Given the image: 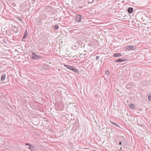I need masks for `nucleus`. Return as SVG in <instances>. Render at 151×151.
<instances>
[{
	"label": "nucleus",
	"mask_w": 151,
	"mask_h": 151,
	"mask_svg": "<svg viewBox=\"0 0 151 151\" xmlns=\"http://www.w3.org/2000/svg\"><path fill=\"white\" fill-rule=\"evenodd\" d=\"M64 66L65 67L67 68L70 69V70H72L73 72L76 73H78V70L76 68H74L73 66H71L67 65H64Z\"/></svg>",
	"instance_id": "obj_1"
},
{
	"label": "nucleus",
	"mask_w": 151,
	"mask_h": 151,
	"mask_svg": "<svg viewBox=\"0 0 151 151\" xmlns=\"http://www.w3.org/2000/svg\"><path fill=\"white\" fill-rule=\"evenodd\" d=\"M125 50H134L136 49V47L132 45H128L124 47Z\"/></svg>",
	"instance_id": "obj_2"
},
{
	"label": "nucleus",
	"mask_w": 151,
	"mask_h": 151,
	"mask_svg": "<svg viewBox=\"0 0 151 151\" xmlns=\"http://www.w3.org/2000/svg\"><path fill=\"white\" fill-rule=\"evenodd\" d=\"M81 16L80 15H77L75 17V20L76 22H78L81 21Z\"/></svg>",
	"instance_id": "obj_3"
},
{
	"label": "nucleus",
	"mask_w": 151,
	"mask_h": 151,
	"mask_svg": "<svg viewBox=\"0 0 151 151\" xmlns=\"http://www.w3.org/2000/svg\"><path fill=\"white\" fill-rule=\"evenodd\" d=\"M32 56L33 59H37L39 58V56L34 52L32 53Z\"/></svg>",
	"instance_id": "obj_4"
},
{
	"label": "nucleus",
	"mask_w": 151,
	"mask_h": 151,
	"mask_svg": "<svg viewBox=\"0 0 151 151\" xmlns=\"http://www.w3.org/2000/svg\"><path fill=\"white\" fill-rule=\"evenodd\" d=\"M78 47V45L77 43H76L73 45L72 47V48L73 49H76Z\"/></svg>",
	"instance_id": "obj_5"
},
{
	"label": "nucleus",
	"mask_w": 151,
	"mask_h": 151,
	"mask_svg": "<svg viewBox=\"0 0 151 151\" xmlns=\"http://www.w3.org/2000/svg\"><path fill=\"white\" fill-rule=\"evenodd\" d=\"M27 30H26L25 31V33L24 34V36H23V37L22 38V40L23 41H25L24 40V39H25L26 38V37H27Z\"/></svg>",
	"instance_id": "obj_6"
},
{
	"label": "nucleus",
	"mask_w": 151,
	"mask_h": 151,
	"mask_svg": "<svg viewBox=\"0 0 151 151\" xmlns=\"http://www.w3.org/2000/svg\"><path fill=\"white\" fill-rule=\"evenodd\" d=\"M42 67L45 69H49L50 67L48 65L45 64L43 65Z\"/></svg>",
	"instance_id": "obj_7"
},
{
	"label": "nucleus",
	"mask_w": 151,
	"mask_h": 151,
	"mask_svg": "<svg viewBox=\"0 0 151 151\" xmlns=\"http://www.w3.org/2000/svg\"><path fill=\"white\" fill-rule=\"evenodd\" d=\"M125 60L124 59H122L121 58L116 59L114 61L116 62H121L125 61Z\"/></svg>",
	"instance_id": "obj_8"
},
{
	"label": "nucleus",
	"mask_w": 151,
	"mask_h": 151,
	"mask_svg": "<svg viewBox=\"0 0 151 151\" xmlns=\"http://www.w3.org/2000/svg\"><path fill=\"white\" fill-rule=\"evenodd\" d=\"M29 148L32 151H34L35 150V148L34 147L31 145H29Z\"/></svg>",
	"instance_id": "obj_9"
},
{
	"label": "nucleus",
	"mask_w": 151,
	"mask_h": 151,
	"mask_svg": "<svg viewBox=\"0 0 151 151\" xmlns=\"http://www.w3.org/2000/svg\"><path fill=\"white\" fill-rule=\"evenodd\" d=\"M6 76V75L5 74H2L1 76V81H4L5 79Z\"/></svg>",
	"instance_id": "obj_10"
},
{
	"label": "nucleus",
	"mask_w": 151,
	"mask_h": 151,
	"mask_svg": "<svg viewBox=\"0 0 151 151\" xmlns=\"http://www.w3.org/2000/svg\"><path fill=\"white\" fill-rule=\"evenodd\" d=\"M127 11L129 13H132L133 12V9L132 7H129Z\"/></svg>",
	"instance_id": "obj_11"
},
{
	"label": "nucleus",
	"mask_w": 151,
	"mask_h": 151,
	"mask_svg": "<svg viewBox=\"0 0 151 151\" xmlns=\"http://www.w3.org/2000/svg\"><path fill=\"white\" fill-rule=\"evenodd\" d=\"M122 55L121 54L119 53H117L114 54L113 56L114 57H118L121 56Z\"/></svg>",
	"instance_id": "obj_12"
},
{
	"label": "nucleus",
	"mask_w": 151,
	"mask_h": 151,
	"mask_svg": "<svg viewBox=\"0 0 151 151\" xmlns=\"http://www.w3.org/2000/svg\"><path fill=\"white\" fill-rule=\"evenodd\" d=\"M129 107L131 109H134L135 108L134 105L132 104H129Z\"/></svg>",
	"instance_id": "obj_13"
},
{
	"label": "nucleus",
	"mask_w": 151,
	"mask_h": 151,
	"mask_svg": "<svg viewBox=\"0 0 151 151\" xmlns=\"http://www.w3.org/2000/svg\"><path fill=\"white\" fill-rule=\"evenodd\" d=\"M111 123L112 124H113V125H114V126H116V127H119V126L118 124H116V123H114V122H111Z\"/></svg>",
	"instance_id": "obj_14"
},
{
	"label": "nucleus",
	"mask_w": 151,
	"mask_h": 151,
	"mask_svg": "<svg viewBox=\"0 0 151 151\" xmlns=\"http://www.w3.org/2000/svg\"><path fill=\"white\" fill-rule=\"evenodd\" d=\"M58 26L57 25H56L54 26V29L55 30H56L58 29Z\"/></svg>",
	"instance_id": "obj_15"
},
{
	"label": "nucleus",
	"mask_w": 151,
	"mask_h": 151,
	"mask_svg": "<svg viewBox=\"0 0 151 151\" xmlns=\"http://www.w3.org/2000/svg\"><path fill=\"white\" fill-rule=\"evenodd\" d=\"M105 73L106 74L108 75H109L110 74V73L109 71L108 70H105Z\"/></svg>",
	"instance_id": "obj_16"
},
{
	"label": "nucleus",
	"mask_w": 151,
	"mask_h": 151,
	"mask_svg": "<svg viewBox=\"0 0 151 151\" xmlns=\"http://www.w3.org/2000/svg\"><path fill=\"white\" fill-rule=\"evenodd\" d=\"M93 0H88V2L89 3H91L93 1Z\"/></svg>",
	"instance_id": "obj_17"
},
{
	"label": "nucleus",
	"mask_w": 151,
	"mask_h": 151,
	"mask_svg": "<svg viewBox=\"0 0 151 151\" xmlns=\"http://www.w3.org/2000/svg\"><path fill=\"white\" fill-rule=\"evenodd\" d=\"M148 100L149 101H150L151 99V95H150L148 96Z\"/></svg>",
	"instance_id": "obj_18"
},
{
	"label": "nucleus",
	"mask_w": 151,
	"mask_h": 151,
	"mask_svg": "<svg viewBox=\"0 0 151 151\" xmlns=\"http://www.w3.org/2000/svg\"><path fill=\"white\" fill-rule=\"evenodd\" d=\"M100 58V57L99 56H97L96 57V60H98Z\"/></svg>",
	"instance_id": "obj_19"
},
{
	"label": "nucleus",
	"mask_w": 151,
	"mask_h": 151,
	"mask_svg": "<svg viewBox=\"0 0 151 151\" xmlns=\"http://www.w3.org/2000/svg\"><path fill=\"white\" fill-rule=\"evenodd\" d=\"M12 5L14 6H16V4L14 3H13L12 4Z\"/></svg>",
	"instance_id": "obj_20"
},
{
	"label": "nucleus",
	"mask_w": 151,
	"mask_h": 151,
	"mask_svg": "<svg viewBox=\"0 0 151 151\" xmlns=\"http://www.w3.org/2000/svg\"><path fill=\"white\" fill-rule=\"evenodd\" d=\"M25 145L27 146L29 145V146L30 145H31V144H29L28 143H26Z\"/></svg>",
	"instance_id": "obj_21"
},
{
	"label": "nucleus",
	"mask_w": 151,
	"mask_h": 151,
	"mask_svg": "<svg viewBox=\"0 0 151 151\" xmlns=\"http://www.w3.org/2000/svg\"><path fill=\"white\" fill-rule=\"evenodd\" d=\"M119 144L120 145H121V142H119Z\"/></svg>",
	"instance_id": "obj_22"
},
{
	"label": "nucleus",
	"mask_w": 151,
	"mask_h": 151,
	"mask_svg": "<svg viewBox=\"0 0 151 151\" xmlns=\"http://www.w3.org/2000/svg\"><path fill=\"white\" fill-rule=\"evenodd\" d=\"M3 41L4 43H6V41H4L3 40Z\"/></svg>",
	"instance_id": "obj_23"
}]
</instances>
